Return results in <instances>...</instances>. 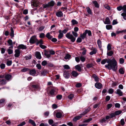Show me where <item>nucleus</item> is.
<instances>
[{"label":"nucleus","instance_id":"f257e3e1","mask_svg":"<svg viewBox=\"0 0 126 126\" xmlns=\"http://www.w3.org/2000/svg\"><path fill=\"white\" fill-rule=\"evenodd\" d=\"M106 62L108 63V64L106 65L105 66L106 68L109 70L112 69L114 71H116L117 68V63L115 59H113V60L109 59L108 61L107 59H104L101 61V63L104 64Z\"/></svg>","mask_w":126,"mask_h":126},{"label":"nucleus","instance_id":"f03ea898","mask_svg":"<svg viewBox=\"0 0 126 126\" xmlns=\"http://www.w3.org/2000/svg\"><path fill=\"white\" fill-rule=\"evenodd\" d=\"M65 36L68 39H70L71 41L72 42H74L75 41L76 38L70 34V32L67 33L65 35Z\"/></svg>","mask_w":126,"mask_h":126},{"label":"nucleus","instance_id":"7ed1b4c3","mask_svg":"<svg viewBox=\"0 0 126 126\" xmlns=\"http://www.w3.org/2000/svg\"><path fill=\"white\" fill-rule=\"evenodd\" d=\"M55 4V2L53 0H52L50 2H48L47 4H44L43 5V8H45L53 7L54 5Z\"/></svg>","mask_w":126,"mask_h":126},{"label":"nucleus","instance_id":"20e7f679","mask_svg":"<svg viewBox=\"0 0 126 126\" xmlns=\"http://www.w3.org/2000/svg\"><path fill=\"white\" fill-rule=\"evenodd\" d=\"M37 39L36 36H33L30 38L29 40V42L31 44H33L36 43Z\"/></svg>","mask_w":126,"mask_h":126},{"label":"nucleus","instance_id":"39448f33","mask_svg":"<svg viewBox=\"0 0 126 126\" xmlns=\"http://www.w3.org/2000/svg\"><path fill=\"white\" fill-rule=\"evenodd\" d=\"M79 75V74L77 72L75 71H72L71 73V77L72 78H73L75 77H76Z\"/></svg>","mask_w":126,"mask_h":126},{"label":"nucleus","instance_id":"423d86ee","mask_svg":"<svg viewBox=\"0 0 126 126\" xmlns=\"http://www.w3.org/2000/svg\"><path fill=\"white\" fill-rule=\"evenodd\" d=\"M31 2V5L34 7H37L38 4V2L37 0H32Z\"/></svg>","mask_w":126,"mask_h":126},{"label":"nucleus","instance_id":"0eeeda50","mask_svg":"<svg viewBox=\"0 0 126 126\" xmlns=\"http://www.w3.org/2000/svg\"><path fill=\"white\" fill-rule=\"evenodd\" d=\"M83 67V66L82 64L81 65L78 64L75 66V68L78 71L80 72L81 71V68Z\"/></svg>","mask_w":126,"mask_h":126},{"label":"nucleus","instance_id":"6e6552de","mask_svg":"<svg viewBox=\"0 0 126 126\" xmlns=\"http://www.w3.org/2000/svg\"><path fill=\"white\" fill-rule=\"evenodd\" d=\"M63 75L64 78L66 79H68L70 77L68 71H64Z\"/></svg>","mask_w":126,"mask_h":126},{"label":"nucleus","instance_id":"1a4fd4ad","mask_svg":"<svg viewBox=\"0 0 126 126\" xmlns=\"http://www.w3.org/2000/svg\"><path fill=\"white\" fill-rule=\"evenodd\" d=\"M36 73L35 69H33L30 70L29 73L30 75L33 76H35Z\"/></svg>","mask_w":126,"mask_h":126},{"label":"nucleus","instance_id":"9d476101","mask_svg":"<svg viewBox=\"0 0 126 126\" xmlns=\"http://www.w3.org/2000/svg\"><path fill=\"white\" fill-rule=\"evenodd\" d=\"M95 87L98 89H100L102 87V85L99 82L96 83L95 84Z\"/></svg>","mask_w":126,"mask_h":126},{"label":"nucleus","instance_id":"9b49d317","mask_svg":"<svg viewBox=\"0 0 126 126\" xmlns=\"http://www.w3.org/2000/svg\"><path fill=\"white\" fill-rule=\"evenodd\" d=\"M15 56L16 57H18L20 56V52L18 49H16L15 50Z\"/></svg>","mask_w":126,"mask_h":126},{"label":"nucleus","instance_id":"f8f14e48","mask_svg":"<svg viewBox=\"0 0 126 126\" xmlns=\"http://www.w3.org/2000/svg\"><path fill=\"white\" fill-rule=\"evenodd\" d=\"M35 55L36 58L38 59H40L41 58V56L40 53L38 51L36 52L35 53Z\"/></svg>","mask_w":126,"mask_h":126},{"label":"nucleus","instance_id":"ddd939ff","mask_svg":"<svg viewBox=\"0 0 126 126\" xmlns=\"http://www.w3.org/2000/svg\"><path fill=\"white\" fill-rule=\"evenodd\" d=\"M17 48L19 49H26L27 47L26 46L23 44L19 45L18 47Z\"/></svg>","mask_w":126,"mask_h":126},{"label":"nucleus","instance_id":"4468645a","mask_svg":"<svg viewBox=\"0 0 126 126\" xmlns=\"http://www.w3.org/2000/svg\"><path fill=\"white\" fill-rule=\"evenodd\" d=\"M56 15L57 17H60L63 16V14L62 11H59L56 12Z\"/></svg>","mask_w":126,"mask_h":126},{"label":"nucleus","instance_id":"2eb2a0df","mask_svg":"<svg viewBox=\"0 0 126 126\" xmlns=\"http://www.w3.org/2000/svg\"><path fill=\"white\" fill-rule=\"evenodd\" d=\"M115 93L118 95L120 96H121L123 95V92L119 89H117L116 92H115Z\"/></svg>","mask_w":126,"mask_h":126},{"label":"nucleus","instance_id":"dca6fc26","mask_svg":"<svg viewBox=\"0 0 126 126\" xmlns=\"http://www.w3.org/2000/svg\"><path fill=\"white\" fill-rule=\"evenodd\" d=\"M62 113L61 112H57L56 113V116L57 118H61L62 116Z\"/></svg>","mask_w":126,"mask_h":126},{"label":"nucleus","instance_id":"f3484780","mask_svg":"<svg viewBox=\"0 0 126 126\" xmlns=\"http://www.w3.org/2000/svg\"><path fill=\"white\" fill-rule=\"evenodd\" d=\"M90 109V108H88L87 109H86L84 111L80 114V115L82 116H83L84 115L87 113L89 111Z\"/></svg>","mask_w":126,"mask_h":126},{"label":"nucleus","instance_id":"a211bd4d","mask_svg":"<svg viewBox=\"0 0 126 126\" xmlns=\"http://www.w3.org/2000/svg\"><path fill=\"white\" fill-rule=\"evenodd\" d=\"M12 77L11 75L8 74L6 75L5 76V78L7 80H9L11 79Z\"/></svg>","mask_w":126,"mask_h":126},{"label":"nucleus","instance_id":"6ab92c4d","mask_svg":"<svg viewBox=\"0 0 126 126\" xmlns=\"http://www.w3.org/2000/svg\"><path fill=\"white\" fill-rule=\"evenodd\" d=\"M110 22L109 18L108 17H106L105 20V21L104 22L105 24H110Z\"/></svg>","mask_w":126,"mask_h":126},{"label":"nucleus","instance_id":"aec40b11","mask_svg":"<svg viewBox=\"0 0 126 126\" xmlns=\"http://www.w3.org/2000/svg\"><path fill=\"white\" fill-rule=\"evenodd\" d=\"M82 116H81L80 114V115L76 116L73 119V121H77L79 120V119L81 118Z\"/></svg>","mask_w":126,"mask_h":126},{"label":"nucleus","instance_id":"412c9836","mask_svg":"<svg viewBox=\"0 0 126 126\" xmlns=\"http://www.w3.org/2000/svg\"><path fill=\"white\" fill-rule=\"evenodd\" d=\"M92 3L94 5V6L95 7L97 8L99 7V6L97 2L96 1H92Z\"/></svg>","mask_w":126,"mask_h":126},{"label":"nucleus","instance_id":"4be33fe9","mask_svg":"<svg viewBox=\"0 0 126 126\" xmlns=\"http://www.w3.org/2000/svg\"><path fill=\"white\" fill-rule=\"evenodd\" d=\"M14 31L12 27L11 28V32L10 33V36L12 37H13L14 36Z\"/></svg>","mask_w":126,"mask_h":126},{"label":"nucleus","instance_id":"5701e85b","mask_svg":"<svg viewBox=\"0 0 126 126\" xmlns=\"http://www.w3.org/2000/svg\"><path fill=\"white\" fill-rule=\"evenodd\" d=\"M92 77L94 79V80L96 82H98L99 81V78L95 74H93Z\"/></svg>","mask_w":126,"mask_h":126},{"label":"nucleus","instance_id":"b1692460","mask_svg":"<svg viewBox=\"0 0 126 126\" xmlns=\"http://www.w3.org/2000/svg\"><path fill=\"white\" fill-rule=\"evenodd\" d=\"M97 50L95 48H94L93 49V50L90 53V54L91 55H92L93 54H95L97 52Z\"/></svg>","mask_w":126,"mask_h":126},{"label":"nucleus","instance_id":"393cba45","mask_svg":"<svg viewBox=\"0 0 126 126\" xmlns=\"http://www.w3.org/2000/svg\"><path fill=\"white\" fill-rule=\"evenodd\" d=\"M7 42L9 45L11 46V47H9V48H13V42L11 39H9L7 41Z\"/></svg>","mask_w":126,"mask_h":126},{"label":"nucleus","instance_id":"a878e982","mask_svg":"<svg viewBox=\"0 0 126 126\" xmlns=\"http://www.w3.org/2000/svg\"><path fill=\"white\" fill-rule=\"evenodd\" d=\"M87 12H88V14L91 15L92 14V12L90 8L89 7H87L86 8Z\"/></svg>","mask_w":126,"mask_h":126},{"label":"nucleus","instance_id":"bb28decb","mask_svg":"<svg viewBox=\"0 0 126 126\" xmlns=\"http://www.w3.org/2000/svg\"><path fill=\"white\" fill-rule=\"evenodd\" d=\"M94 66V65L92 63L88 64L86 65V67L87 68H91Z\"/></svg>","mask_w":126,"mask_h":126},{"label":"nucleus","instance_id":"cd10ccee","mask_svg":"<svg viewBox=\"0 0 126 126\" xmlns=\"http://www.w3.org/2000/svg\"><path fill=\"white\" fill-rule=\"evenodd\" d=\"M29 123L31 124L33 126H36V124L35 122L33 120L30 119L29 120Z\"/></svg>","mask_w":126,"mask_h":126},{"label":"nucleus","instance_id":"c85d7f7f","mask_svg":"<svg viewBox=\"0 0 126 126\" xmlns=\"http://www.w3.org/2000/svg\"><path fill=\"white\" fill-rule=\"evenodd\" d=\"M86 34L85 32H83L82 34H81L80 35V37L83 39H84V38L86 37Z\"/></svg>","mask_w":126,"mask_h":126},{"label":"nucleus","instance_id":"c756f323","mask_svg":"<svg viewBox=\"0 0 126 126\" xmlns=\"http://www.w3.org/2000/svg\"><path fill=\"white\" fill-rule=\"evenodd\" d=\"M119 71L121 74H123L124 73V69L123 68H120L119 70Z\"/></svg>","mask_w":126,"mask_h":126},{"label":"nucleus","instance_id":"7c9ffc66","mask_svg":"<svg viewBox=\"0 0 126 126\" xmlns=\"http://www.w3.org/2000/svg\"><path fill=\"white\" fill-rule=\"evenodd\" d=\"M46 37L48 39H50L52 37V36L50 34L49 32L47 33L46 35Z\"/></svg>","mask_w":126,"mask_h":126},{"label":"nucleus","instance_id":"2f4dec72","mask_svg":"<svg viewBox=\"0 0 126 126\" xmlns=\"http://www.w3.org/2000/svg\"><path fill=\"white\" fill-rule=\"evenodd\" d=\"M121 15L123 17V18L125 20H126V12H123L121 14Z\"/></svg>","mask_w":126,"mask_h":126},{"label":"nucleus","instance_id":"473e14b6","mask_svg":"<svg viewBox=\"0 0 126 126\" xmlns=\"http://www.w3.org/2000/svg\"><path fill=\"white\" fill-rule=\"evenodd\" d=\"M85 32L86 33V34L87 33L88 34V35L89 36H91L92 35V33L91 31L90 30H86L85 31Z\"/></svg>","mask_w":126,"mask_h":126},{"label":"nucleus","instance_id":"72a5a7b5","mask_svg":"<svg viewBox=\"0 0 126 126\" xmlns=\"http://www.w3.org/2000/svg\"><path fill=\"white\" fill-rule=\"evenodd\" d=\"M47 73V71L45 70L43 71H42L41 73V74L42 75L45 76L46 75Z\"/></svg>","mask_w":126,"mask_h":126},{"label":"nucleus","instance_id":"f704fd0d","mask_svg":"<svg viewBox=\"0 0 126 126\" xmlns=\"http://www.w3.org/2000/svg\"><path fill=\"white\" fill-rule=\"evenodd\" d=\"M45 56H46L48 58H49L50 57V54H49L48 52L47 51H46L44 54Z\"/></svg>","mask_w":126,"mask_h":126},{"label":"nucleus","instance_id":"c9c22d12","mask_svg":"<svg viewBox=\"0 0 126 126\" xmlns=\"http://www.w3.org/2000/svg\"><path fill=\"white\" fill-rule=\"evenodd\" d=\"M74 95L73 94H70L68 96V98L70 100H72L74 98Z\"/></svg>","mask_w":126,"mask_h":126},{"label":"nucleus","instance_id":"e433bc0d","mask_svg":"<svg viewBox=\"0 0 126 126\" xmlns=\"http://www.w3.org/2000/svg\"><path fill=\"white\" fill-rule=\"evenodd\" d=\"M122 112L121 111L118 110L115 111L114 113L115 115H117L121 114Z\"/></svg>","mask_w":126,"mask_h":126},{"label":"nucleus","instance_id":"4c0bfd02","mask_svg":"<svg viewBox=\"0 0 126 126\" xmlns=\"http://www.w3.org/2000/svg\"><path fill=\"white\" fill-rule=\"evenodd\" d=\"M31 86L32 88L36 89H38L39 87V85L38 84L32 85Z\"/></svg>","mask_w":126,"mask_h":126},{"label":"nucleus","instance_id":"58836bf2","mask_svg":"<svg viewBox=\"0 0 126 126\" xmlns=\"http://www.w3.org/2000/svg\"><path fill=\"white\" fill-rule=\"evenodd\" d=\"M71 22L72 23L73 25H75V24H77L78 23V22L75 19H72L71 21Z\"/></svg>","mask_w":126,"mask_h":126},{"label":"nucleus","instance_id":"ea45409f","mask_svg":"<svg viewBox=\"0 0 126 126\" xmlns=\"http://www.w3.org/2000/svg\"><path fill=\"white\" fill-rule=\"evenodd\" d=\"M5 100L4 99H1L0 100V107H3V105H2L3 103L4 104V102Z\"/></svg>","mask_w":126,"mask_h":126},{"label":"nucleus","instance_id":"a19ab883","mask_svg":"<svg viewBox=\"0 0 126 126\" xmlns=\"http://www.w3.org/2000/svg\"><path fill=\"white\" fill-rule=\"evenodd\" d=\"M47 61L46 60H44L41 63V64L42 66H45L47 64Z\"/></svg>","mask_w":126,"mask_h":126},{"label":"nucleus","instance_id":"79ce46f5","mask_svg":"<svg viewBox=\"0 0 126 126\" xmlns=\"http://www.w3.org/2000/svg\"><path fill=\"white\" fill-rule=\"evenodd\" d=\"M97 43L99 47L100 48H101L102 47L101 41L99 40H98L97 41Z\"/></svg>","mask_w":126,"mask_h":126},{"label":"nucleus","instance_id":"37998d69","mask_svg":"<svg viewBox=\"0 0 126 126\" xmlns=\"http://www.w3.org/2000/svg\"><path fill=\"white\" fill-rule=\"evenodd\" d=\"M70 58V55L68 54H67L64 57V59L66 60H67V59H69Z\"/></svg>","mask_w":126,"mask_h":126},{"label":"nucleus","instance_id":"c03bdc74","mask_svg":"<svg viewBox=\"0 0 126 126\" xmlns=\"http://www.w3.org/2000/svg\"><path fill=\"white\" fill-rule=\"evenodd\" d=\"M39 44H40V45L43 44V41L42 39H41L39 41H38L37 40L36 42V44L38 45Z\"/></svg>","mask_w":126,"mask_h":126},{"label":"nucleus","instance_id":"a18cd8bd","mask_svg":"<svg viewBox=\"0 0 126 126\" xmlns=\"http://www.w3.org/2000/svg\"><path fill=\"white\" fill-rule=\"evenodd\" d=\"M12 63V61L11 60H8L6 64L7 66H10Z\"/></svg>","mask_w":126,"mask_h":126},{"label":"nucleus","instance_id":"49530a36","mask_svg":"<svg viewBox=\"0 0 126 126\" xmlns=\"http://www.w3.org/2000/svg\"><path fill=\"white\" fill-rule=\"evenodd\" d=\"M113 52L112 51H110L108 52H107V55L109 56H111L113 54Z\"/></svg>","mask_w":126,"mask_h":126},{"label":"nucleus","instance_id":"de8ad7c7","mask_svg":"<svg viewBox=\"0 0 126 126\" xmlns=\"http://www.w3.org/2000/svg\"><path fill=\"white\" fill-rule=\"evenodd\" d=\"M63 36V33L62 32L60 33H59V35L58 36V39H61V38H62Z\"/></svg>","mask_w":126,"mask_h":126},{"label":"nucleus","instance_id":"09e8293b","mask_svg":"<svg viewBox=\"0 0 126 126\" xmlns=\"http://www.w3.org/2000/svg\"><path fill=\"white\" fill-rule=\"evenodd\" d=\"M0 83L1 84L4 85L6 83V81L5 79H2L0 81Z\"/></svg>","mask_w":126,"mask_h":126},{"label":"nucleus","instance_id":"8fccbe9b","mask_svg":"<svg viewBox=\"0 0 126 126\" xmlns=\"http://www.w3.org/2000/svg\"><path fill=\"white\" fill-rule=\"evenodd\" d=\"M106 28L107 29L109 30L112 28V26L110 25H107L106 26Z\"/></svg>","mask_w":126,"mask_h":126},{"label":"nucleus","instance_id":"3c124183","mask_svg":"<svg viewBox=\"0 0 126 126\" xmlns=\"http://www.w3.org/2000/svg\"><path fill=\"white\" fill-rule=\"evenodd\" d=\"M30 69L28 68H24L21 70V71L22 72H26L28 71H29Z\"/></svg>","mask_w":126,"mask_h":126},{"label":"nucleus","instance_id":"603ef678","mask_svg":"<svg viewBox=\"0 0 126 126\" xmlns=\"http://www.w3.org/2000/svg\"><path fill=\"white\" fill-rule=\"evenodd\" d=\"M92 120V118H91L89 119H88L87 120H84V121H83V123H88V122L91 121Z\"/></svg>","mask_w":126,"mask_h":126},{"label":"nucleus","instance_id":"864d4df0","mask_svg":"<svg viewBox=\"0 0 126 126\" xmlns=\"http://www.w3.org/2000/svg\"><path fill=\"white\" fill-rule=\"evenodd\" d=\"M36 66L38 69L40 70L41 68V65L40 63H38L36 64Z\"/></svg>","mask_w":126,"mask_h":126},{"label":"nucleus","instance_id":"5fc2aeb1","mask_svg":"<svg viewBox=\"0 0 126 126\" xmlns=\"http://www.w3.org/2000/svg\"><path fill=\"white\" fill-rule=\"evenodd\" d=\"M55 92V90L54 89H52L50 92V93L51 95H52L54 94V93Z\"/></svg>","mask_w":126,"mask_h":126},{"label":"nucleus","instance_id":"6e6d98bb","mask_svg":"<svg viewBox=\"0 0 126 126\" xmlns=\"http://www.w3.org/2000/svg\"><path fill=\"white\" fill-rule=\"evenodd\" d=\"M80 59L81 61L82 62H84L86 60L85 58L82 56H81L80 57Z\"/></svg>","mask_w":126,"mask_h":126},{"label":"nucleus","instance_id":"4d7b16f0","mask_svg":"<svg viewBox=\"0 0 126 126\" xmlns=\"http://www.w3.org/2000/svg\"><path fill=\"white\" fill-rule=\"evenodd\" d=\"M64 68L65 69H70L69 66L67 65H65L63 66Z\"/></svg>","mask_w":126,"mask_h":126},{"label":"nucleus","instance_id":"13d9d810","mask_svg":"<svg viewBox=\"0 0 126 126\" xmlns=\"http://www.w3.org/2000/svg\"><path fill=\"white\" fill-rule=\"evenodd\" d=\"M107 49L109 51L111 49V47L110 44H109L107 46Z\"/></svg>","mask_w":126,"mask_h":126},{"label":"nucleus","instance_id":"bf43d9fd","mask_svg":"<svg viewBox=\"0 0 126 126\" xmlns=\"http://www.w3.org/2000/svg\"><path fill=\"white\" fill-rule=\"evenodd\" d=\"M62 95H58L56 97L57 98L58 100L61 99L62 98Z\"/></svg>","mask_w":126,"mask_h":126},{"label":"nucleus","instance_id":"052dcab7","mask_svg":"<svg viewBox=\"0 0 126 126\" xmlns=\"http://www.w3.org/2000/svg\"><path fill=\"white\" fill-rule=\"evenodd\" d=\"M124 60L122 58H121L119 60V62L121 64H123L124 62Z\"/></svg>","mask_w":126,"mask_h":126},{"label":"nucleus","instance_id":"680f3d73","mask_svg":"<svg viewBox=\"0 0 126 126\" xmlns=\"http://www.w3.org/2000/svg\"><path fill=\"white\" fill-rule=\"evenodd\" d=\"M47 66L50 67H53L54 66V65L51 63H47Z\"/></svg>","mask_w":126,"mask_h":126},{"label":"nucleus","instance_id":"e2e57ef3","mask_svg":"<svg viewBox=\"0 0 126 126\" xmlns=\"http://www.w3.org/2000/svg\"><path fill=\"white\" fill-rule=\"evenodd\" d=\"M122 10L123 12H126V5H124L122 6Z\"/></svg>","mask_w":126,"mask_h":126},{"label":"nucleus","instance_id":"0e129e2a","mask_svg":"<svg viewBox=\"0 0 126 126\" xmlns=\"http://www.w3.org/2000/svg\"><path fill=\"white\" fill-rule=\"evenodd\" d=\"M82 86L81 84V83H77L76 85V86L77 88H79L81 87Z\"/></svg>","mask_w":126,"mask_h":126},{"label":"nucleus","instance_id":"69168bd1","mask_svg":"<svg viewBox=\"0 0 126 126\" xmlns=\"http://www.w3.org/2000/svg\"><path fill=\"white\" fill-rule=\"evenodd\" d=\"M114 90L112 88L110 89L108 91V93L110 94H112Z\"/></svg>","mask_w":126,"mask_h":126},{"label":"nucleus","instance_id":"338daca9","mask_svg":"<svg viewBox=\"0 0 126 126\" xmlns=\"http://www.w3.org/2000/svg\"><path fill=\"white\" fill-rule=\"evenodd\" d=\"M26 124L25 122L24 121H23L21 123L18 125L17 126H22L25 125Z\"/></svg>","mask_w":126,"mask_h":126},{"label":"nucleus","instance_id":"774afa93","mask_svg":"<svg viewBox=\"0 0 126 126\" xmlns=\"http://www.w3.org/2000/svg\"><path fill=\"white\" fill-rule=\"evenodd\" d=\"M48 125L47 124H44V123H41L39 126H48Z\"/></svg>","mask_w":126,"mask_h":126}]
</instances>
